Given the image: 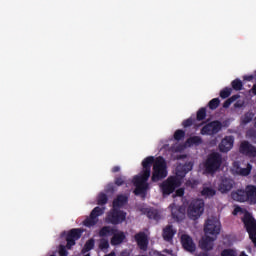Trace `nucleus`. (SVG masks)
Segmentation results:
<instances>
[{"instance_id":"1","label":"nucleus","mask_w":256,"mask_h":256,"mask_svg":"<svg viewBox=\"0 0 256 256\" xmlns=\"http://www.w3.org/2000/svg\"><path fill=\"white\" fill-rule=\"evenodd\" d=\"M155 157L148 156L142 161L143 170L140 174L133 177V185L135 186L134 195H146L149 190V177H151V167L155 165Z\"/></svg>"},{"instance_id":"2","label":"nucleus","mask_w":256,"mask_h":256,"mask_svg":"<svg viewBox=\"0 0 256 256\" xmlns=\"http://www.w3.org/2000/svg\"><path fill=\"white\" fill-rule=\"evenodd\" d=\"M233 201L239 203H249V205H256V186L247 185L245 189H238L231 193Z\"/></svg>"},{"instance_id":"3","label":"nucleus","mask_w":256,"mask_h":256,"mask_svg":"<svg viewBox=\"0 0 256 256\" xmlns=\"http://www.w3.org/2000/svg\"><path fill=\"white\" fill-rule=\"evenodd\" d=\"M223 163V156L219 152H212L208 155L206 161L204 162V171L208 175H212L218 169L221 168Z\"/></svg>"},{"instance_id":"4","label":"nucleus","mask_w":256,"mask_h":256,"mask_svg":"<svg viewBox=\"0 0 256 256\" xmlns=\"http://www.w3.org/2000/svg\"><path fill=\"white\" fill-rule=\"evenodd\" d=\"M165 177H167V162H165L163 156H159L156 158L153 165L151 181L157 183V181H161L165 179Z\"/></svg>"},{"instance_id":"5","label":"nucleus","mask_w":256,"mask_h":256,"mask_svg":"<svg viewBox=\"0 0 256 256\" xmlns=\"http://www.w3.org/2000/svg\"><path fill=\"white\" fill-rule=\"evenodd\" d=\"M179 187H181V179L173 176H169L160 184V190L163 197H167L171 195V193H175V190Z\"/></svg>"},{"instance_id":"6","label":"nucleus","mask_w":256,"mask_h":256,"mask_svg":"<svg viewBox=\"0 0 256 256\" xmlns=\"http://www.w3.org/2000/svg\"><path fill=\"white\" fill-rule=\"evenodd\" d=\"M205 211V202L202 199L193 200L188 206L187 215L192 221H197Z\"/></svg>"},{"instance_id":"7","label":"nucleus","mask_w":256,"mask_h":256,"mask_svg":"<svg viewBox=\"0 0 256 256\" xmlns=\"http://www.w3.org/2000/svg\"><path fill=\"white\" fill-rule=\"evenodd\" d=\"M127 219V212L119 209V208H112L106 217L107 223L111 225H121Z\"/></svg>"},{"instance_id":"8","label":"nucleus","mask_w":256,"mask_h":256,"mask_svg":"<svg viewBox=\"0 0 256 256\" xmlns=\"http://www.w3.org/2000/svg\"><path fill=\"white\" fill-rule=\"evenodd\" d=\"M244 226L246 227V231L256 247V221L255 218L249 213H246L242 219Z\"/></svg>"},{"instance_id":"9","label":"nucleus","mask_w":256,"mask_h":256,"mask_svg":"<svg viewBox=\"0 0 256 256\" xmlns=\"http://www.w3.org/2000/svg\"><path fill=\"white\" fill-rule=\"evenodd\" d=\"M105 213V208L96 206L90 213V216L83 221L85 227H95L96 223H99V217Z\"/></svg>"},{"instance_id":"10","label":"nucleus","mask_w":256,"mask_h":256,"mask_svg":"<svg viewBox=\"0 0 256 256\" xmlns=\"http://www.w3.org/2000/svg\"><path fill=\"white\" fill-rule=\"evenodd\" d=\"M223 129V123L219 120L209 122L200 130L201 135H217Z\"/></svg>"},{"instance_id":"11","label":"nucleus","mask_w":256,"mask_h":256,"mask_svg":"<svg viewBox=\"0 0 256 256\" xmlns=\"http://www.w3.org/2000/svg\"><path fill=\"white\" fill-rule=\"evenodd\" d=\"M81 235H83V231L81 228H73L66 235V247L67 249H71L75 245V241H79L81 239Z\"/></svg>"},{"instance_id":"12","label":"nucleus","mask_w":256,"mask_h":256,"mask_svg":"<svg viewBox=\"0 0 256 256\" xmlns=\"http://www.w3.org/2000/svg\"><path fill=\"white\" fill-rule=\"evenodd\" d=\"M239 153H241V155H245V157L255 158L256 146L251 144L249 141L244 140L240 144Z\"/></svg>"},{"instance_id":"13","label":"nucleus","mask_w":256,"mask_h":256,"mask_svg":"<svg viewBox=\"0 0 256 256\" xmlns=\"http://www.w3.org/2000/svg\"><path fill=\"white\" fill-rule=\"evenodd\" d=\"M204 233L206 235H219L221 233V223L208 219L204 226Z\"/></svg>"},{"instance_id":"14","label":"nucleus","mask_w":256,"mask_h":256,"mask_svg":"<svg viewBox=\"0 0 256 256\" xmlns=\"http://www.w3.org/2000/svg\"><path fill=\"white\" fill-rule=\"evenodd\" d=\"M193 170V162H186L185 164H179L176 167V175L172 177H177L180 179V184L183 183V179H185V175L189 173V171Z\"/></svg>"},{"instance_id":"15","label":"nucleus","mask_w":256,"mask_h":256,"mask_svg":"<svg viewBox=\"0 0 256 256\" xmlns=\"http://www.w3.org/2000/svg\"><path fill=\"white\" fill-rule=\"evenodd\" d=\"M233 187H235V180L228 177H222L218 183V191L222 194L229 193Z\"/></svg>"},{"instance_id":"16","label":"nucleus","mask_w":256,"mask_h":256,"mask_svg":"<svg viewBox=\"0 0 256 256\" xmlns=\"http://www.w3.org/2000/svg\"><path fill=\"white\" fill-rule=\"evenodd\" d=\"M181 245L188 253H195L197 251V245H195L193 238L189 234H183L181 236Z\"/></svg>"},{"instance_id":"17","label":"nucleus","mask_w":256,"mask_h":256,"mask_svg":"<svg viewBox=\"0 0 256 256\" xmlns=\"http://www.w3.org/2000/svg\"><path fill=\"white\" fill-rule=\"evenodd\" d=\"M233 145H235V137L225 136L219 143L218 149L220 153H229L233 149Z\"/></svg>"},{"instance_id":"18","label":"nucleus","mask_w":256,"mask_h":256,"mask_svg":"<svg viewBox=\"0 0 256 256\" xmlns=\"http://www.w3.org/2000/svg\"><path fill=\"white\" fill-rule=\"evenodd\" d=\"M135 241L142 251H147V247L149 246V238L145 232H139L134 236Z\"/></svg>"},{"instance_id":"19","label":"nucleus","mask_w":256,"mask_h":256,"mask_svg":"<svg viewBox=\"0 0 256 256\" xmlns=\"http://www.w3.org/2000/svg\"><path fill=\"white\" fill-rule=\"evenodd\" d=\"M171 207V215L172 219L176 221V223H181L183 219H185V210L181 206H175L173 204Z\"/></svg>"},{"instance_id":"20","label":"nucleus","mask_w":256,"mask_h":256,"mask_svg":"<svg viewBox=\"0 0 256 256\" xmlns=\"http://www.w3.org/2000/svg\"><path fill=\"white\" fill-rule=\"evenodd\" d=\"M215 238L211 236H205L201 239L199 242V247L202 249V251H213Z\"/></svg>"},{"instance_id":"21","label":"nucleus","mask_w":256,"mask_h":256,"mask_svg":"<svg viewBox=\"0 0 256 256\" xmlns=\"http://www.w3.org/2000/svg\"><path fill=\"white\" fill-rule=\"evenodd\" d=\"M129 203V197L126 195L120 194L118 195L112 202L113 209H121V207H125Z\"/></svg>"},{"instance_id":"22","label":"nucleus","mask_w":256,"mask_h":256,"mask_svg":"<svg viewBox=\"0 0 256 256\" xmlns=\"http://www.w3.org/2000/svg\"><path fill=\"white\" fill-rule=\"evenodd\" d=\"M234 167L236 175H240V177H248V175H251V171L253 169V166L249 163L246 168H241L237 163L234 164Z\"/></svg>"},{"instance_id":"23","label":"nucleus","mask_w":256,"mask_h":256,"mask_svg":"<svg viewBox=\"0 0 256 256\" xmlns=\"http://www.w3.org/2000/svg\"><path fill=\"white\" fill-rule=\"evenodd\" d=\"M175 233H177V231L173 229V225H168L163 229L162 237L164 241H173Z\"/></svg>"},{"instance_id":"24","label":"nucleus","mask_w":256,"mask_h":256,"mask_svg":"<svg viewBox=\"0 0 256 256\" xmlns=\"http://www.w3.org/2000/svg\"><path fill=\"white\" fill-rule=\"evenodd\" d=\"M112 235L111 245H121L125 241L126 236L124 232H114Z\"/></svg>"},{"instance_id":"25","label":"nucleus","mask_w":256,"mask_h":256,"mask_svg":"<svg viewBox=\"0 0 256 256\" xmlns=\"http://www.w3.org/2000/svg\"><path fill=\"white\" fill-rule=\"evenodd\" d=\"M201 144H203V138L200 136H191L186 140V145L188 147H193V145L199 147Z\"/></svg>"},{"instance_id":"26","label":"nucleus","mask_w":256,"mask_h":256,"mask_svg":"<svg viewBox=\"0 0 256 256\" xmlns=\"http://www.w3.org/2000/svg\"><path fill=\"white\" fill-rule=\"evenodd\" d=\"M202 197H205L206 199H213L215 195H217V190L215 188L211 187H204L201 191Z\"/></svg>"},{"instance_id":"27","label":"nucleus","mask_w":256,"mask_h":256,"mask_svg":"<svg viewBox=\"0 0 256 256\" xmlns=\"http://www.w3.org/2000/svg\"><path fill=\"white\" fill-rule=\"evenodd\" d=\"M117 233V229L111 228V226H104L99 231V237H107L109 235H113Z\"/></svg>"},{"instance_id":"28","label":"nucleus","mask_w":256,"mask_h":256,"mask_svg":"<svg viewBox=\"0 0 256 256\" xmlns=\"http://www.w3.org/2000/svg\"><path fill=\"white\" fill-rule=\"evenodd\" d=\"M95 247V240L94 239H89L83 249H82V253L85 254V253H89V251H91L93 248Z\"/></svg>"},{"instance_id":"29","label":"nucleus","mask_w":256,"mask_h":256,"mask_svg":"<svg viewBox=\"0 0 256 256\" xmlns=\"http://www.w3.org/2000/svg\"><path fill=\"white\" fill-rule=\"evenodd\" d=\"M231 87L234 91H243V82L239 78H236L231 82Z\"/></svg>"},{"instance_id":"30","label":"nucleus","mask_w":256,"mask_h":256,"mask_svg":"<svg viewBox=\"0 0 256 256\" xmlns=\"http://www.w3.org/2000/svg\"><path fill=\"white\" fill-rule=\"evenodd\" d=\"M239 97H241L239 94H235V95L231 96L230 98H228V99L223 103L224 109H229V107H231V104H232V103H235V101H237V99H239Z\"/></svg>"},{"instance_id":"31","label":"nucleus","mask_w":256,"mask_h":256,"mask_svg":"<svg viewBox=\"0 0 256 256\" xmlns=\"http://www.w3.org/2000/svg\"><path fill=\"white\" fill-rule=\"evenodd\" d=\"M205 117H207V109L202 107L197 111L196 119L197 121H203L205 120Z\"/></svg>"},{"instance_id":"32","label":"nucleus","mask_w":256,"mask_h":256,"mask_svg":"<svg viewBox=\"0 0 256 256\" xmlns=\"http://www.w3.org/2000/svg\"><path fill=\"white\" fill-rule=\"evenodd\" d=\"M233 92V88L225 87L220 91V97L221 99H227L231 96V93Z\"/></svg>"},{"instance_id":"33","label":"nucleus","mask_w":256,"mask_h":256,"mask_svg":"<svg viewBox=\"0 0 256 256\" xmlns=\"http://www.w3.org/2000/svg\"><path fill=\"white\" fill-rule=\"evenodd\" d=\"M220 104H221V100H219V98H214L209 101L208 107L212 111H215V109H217V107H219Z\"/></svg>"},{"instance_id":"34","label":"nucleus","mask_w":256,"mask_h":256,"mask_svg":"<svg viewBox=\"0 0 256 256\" xmlns=\"http://www.w3.org/2000/svg\"><path fill=\"white\" fill-rule=\"evenodd\" d=\"M108 201H109V198L107 197V194L100 193L98 195L97 205H107Z\"/></svg>"},{"instance_id":"35","label":"nucleus","mask_w":256,"mask_h":256,"mask_svg":"<svg viewBox=\"0 0 256 256\" xmlns=\"http://www.w3.org/2000/svg\"><path fill=\"white\" fill-rule=\"evenodd\" d=\"M175 141H181L185 139V130L178 129L174 132Z\"/></svg>"},{"instance_id":"36","label":"nucleus","mask_w":256,"mask_h":256,"mask_svg":"<svg viewBox=\"0 0 256 256\" xmlns=\"http://www.w3.org/2000/svg\"><path fill=\"white\" fill-rule=\"evenodd\" d=\"M126 178L125 176H116L114 183L117 187H121V185H125Z\"/></svg>"},{"instance_id":"37","label":"nucleus","mask_w":256,"mask_h":256,"mask_svg":"<svg viewBox=\"0 0 256 256\" xmlns=\"http://www.w3.org/2000/svg\"><path fill=\"white\" fill-rule=\"evenodd\" d=\"M221 256H237V252L231 248H228L222 250Z\"/></svg>"},{"instance_id":"38","label":"nucleus","mask_w":256,"mask_h":256,"mask_svg":"<svg viewBox=\"0 0 256 256\" xmlns=\"http://www.w3.org/2000/svg\"><path fill=\"white\" fill-rule=\"evenodd\" d=\"M243 123L244 125H247L248 123H251L253 121V113H246L243 117Z\"/></svg>"},{"instance_id":"39","label":"nucleus","mask_w":256,"mask_h":256,"mask_svg":"<svg viewBox=\"0 0 256 256\" xmlns=\"http://www.w3.org/2000/svg\"><path fill=\"white\" fill-rule=\"evenodd\" d=\"M195 123V120L193 118H188L182 122V126L187 129V127H192V125Z\"/></svg>"},{"instance_id":"40","label":"nucleus","mask_w":256,"mask_h":256,"mask_svg":"<svg viewBox=\"0 0 256 256\" xmlns=\"http://www.w3.org/2000/svg\"><path fill=\"white\" fill-rule=\"evenodd\" d=\"M99 249H101V251H104V249H109V241L101 240L99 244Z\"/></svg>"},{"instance_id":"41","label":"nucleus","mask_w":256,"mask_h":256,"mask_svg":"<svg viewBox=\"0 0 256 256\" xmlns=\"http://www.w3.org/2000/svg\"><path fill=\"white\" fill-rule=\"evenodd\" d=\"M59 255L60 256H67L69 255V252L67 251V248L63 245H60L59 247Z\"/></svg>"},{"instance_id":"42","label":"nucleus","mask_w":256,"mask_h":256,"mask_svg":"<svg viewBox=\"0 0 256 256\" xmlns=\"http://www.w3.org/2000/svg\"><path fill=\"white\" fill-rule=\"evenodd\" d=\"M247 135L250 139H252V141H254V143H256V130H249Z\"/></svg>"},{"instance_id":"43","label":"nucleus","mask_w":256,"mask_h":256,"mask_svg":"<svg viewBox=\"0 0 256 256\" xmlns=\"http://www.w3.org/2000/svg\"><path fill=\"white\" fill-rule=\"evenodd\" d=\"M147 216L149 217V219H157L158 214L156 210H150L148 211Z\"/></svg>"},{"instance_id":"44","label":"nucleus","mask_w":256,"mask_h":256,"mask_svg":"<svg viewBox=\"0 0 256 256\" xmlns=\"http://www.w3.org/2000/svg\"><path fill=\"white\" fill-rule=\"evenodd\" d=\"M106 193H115V185H113V183L107 185Z\"/></svg>"},{"instance_id":"45","label":"nucleus","mask_w":256,"mask_h":256,"mask_svg":"<svg viewBox=\"0 0 256 256\" xmlns=\"http://www.w3.org/2000/svg\"><path fill=\"white\" fill-rule=\"evenodd\" d=\"M185 195V188H179L175 191L176 197H183Z\"/></svg>"},{"instance_id":"46","label":"nucleus","mask_w":256,"mask_h":256,"mask_svg":"<svg viewBox=\"0 0 256 256\" xmlns=\"http://www.w3.org/2000/svg\"><path fill=\"white\" fill-rule=\"evenodd\" d=\"M119 256H131V251L125 249L122 252H120Z\"/></svg>"},{"instance_id":"47","label":"nucleus","mask_w":256,"mask_h":256,"mask_svg":"<svg viewBox=\"0 0 256 256\" xmlns=\"http://www.w3.org/2000/svg\"><path fill=\"white\" fill-rule=\"evenodd\" d=\"M244 81H253L254 76L253 75H246L243 77Z\"/></svg>"},{"instance_id":"48","label":"nucleus","mask_w":256,"mask_h":256,"mask_svg":"<svg viewBox=\"0 0 256 256\" xmlns=\"http://www.w3.org/2000/svg\"><path fill=\"white\" fill-rule=\"evenodd\" d=\"M234 107H235L236 109H241V107H243V102L237 101V102L234 104Z\"/></svg>"},{"instance_id":"49","label":"nucleus","mask_w":256,"mask_h":256,"mask_svg":"<svg viewBox=\"0 0 256 256\" xmlns=\"http://www.w3.org/2000/svg\"><path fill=\"white\" fill-rule=\"evenodd\" d=\"M120 171H121V167H119V166H114L112 168V173H119Z\"/></svg>"},{"instance_id":"50","label":"nucleus","mask_w":256,"mask_h":256,"mask_svg":"<svg viewBox=\"0 0 256 256\" xmlns=\"http://www.w3.org/2000/svg\"><path fill=\"white\" fill-rule=\"evenodd\" d=\"M239 211H241V207L235 208L233 211V215H237V213H239Z\"/></svg>"},{"instance_id":"51","label":"nucleus","mask_w":256,"mask_h":256,"mask_svg":"<svg viewBox=\"0 0 256 256\" xmlns=\"http://www.w3.org/2000/svg\"><path fill=\"white\" fill-rule=\"evenodd\" d=\"M253 95H256V83L252 86V89H251Z\"/></svg>"},{"instance_id":"52","label":"nucleus","mask_w":256,"mask_h":256,"mask_svg":"<svg viewBox=\"0 0 256 256\" xmlns=\"http://www.w3.org/2000/svg\"><path fill=\"white\" fill-rule=\"evenodd\" d=\"M197 256H209L207 252H200Z\"/></svg>"},{"instance_id":"53","label":"nucleus","mask_w":256,"mask_h":256,"mask_svg":"<svg viewBox=\"0 0 256 256\" xmlns=\"http://www.w3.org/2000/svg\"><path fill=\"white\" fill-rule=\"evenodd\" d=\"M157 256H166L165 254L161 253V252H156Z\"/></svg>"},{"instance_id":"54","label":"nucleus","mask_w":256,"mask_h":256,"mask_svg":"<svg viewBox=\"0 0 256 256\" xmlns=\"http://www.w3.org/2000/svg\"><path fill=\"white\" fill-rule=\"evenodd\" d=\"M254 127L256 129V117L254 118Z\"/></svg>"}]
</instances>
